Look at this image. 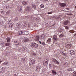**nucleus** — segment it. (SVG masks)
<instances>
[{
  "label": "nucleus",
  "mask_w": 76,
  "mask_h": 76,
  "mask_svg": "<svg viewBox=\"0 0 76 76\" xmlns=\"http://www.w3.org/2000/svg\"><path fill=\"white\" fill-rule=\"evenodd\" d=\"M7 15H9L10 14V10H9L8 11H7L6 13Z\"/></svg>",
  "instance_id": "7c9ffc66"
},
{
  "label": "nucleus",
  "mask_w": 76,
  "mask_h": 76,
  "mask_svg": "<svg viewBox=\"0 0 76 76\" xmlns=\"http://www.w3.org/2000/svg\"><path fill=\"white\" fill-rule=\"evenodd\" d=\"M52 61H53V63H54L55 64H59V62L56 59L52 58Z\"/></svg>",
  "instance_id": "f257e3e1"
},
{
  "label": "nucleus",
  "mask_w": 76,
  "mask_h": 76,
  "mask_svg": "<svg viewBox=\"0 0 76 76\" xmlns=\"http://www.w3.org/2000/svg\"><path fill=\"white\" fill-rule=\"evenodd\" d=\"M63 65H64V66H67V63L66 62H64L63 63Z\"/></svg>",
  "instance_id": "c756f323"
},
{
  "label": "nucleus",
  "mask_w": 76,
  "mask_h": 76,
  "mask_svg": "<svg viewBox=\"0 0 76 76\" xmlns=\"http://www.w3.org/2000/svg\"><path fill=\"white\" fill-rule=\"evenodd\" d=\"M63 52L62 51H60V53H61V54L62 53H63Z\"/></svg>",
  "instance_id": "6e6d98bb"
},
{
  "label": "nucleus",
  "mask_w": 76,
  "mask_h": 76,
  "mask_svg": "<svg viewBox=\"0 0 76 76\" xmlns=\"http://www.w3.org/2000/svg\"><path fill=\"white\" fill-rule=\"evenodd\" d=\"M52 73L53 75H56L57 74V72L55 70H53L52 71Z\"/></svg>",
  "instance_id": "a211bd4d"
},
{
  "label": "nucleus",
  "mask_w": 76,
  "mask_h": 76,
  "mask_svg": "<svg viewBox=\"0 0 76 76\" xmlns=\"http://www.w3.org/2000/svg\"><path fill=\"white\" fill-rule=\"evenodd\" d=\"M59 5L61 7H65V6H66V4H64V3H61L59 4Z\"/></svg>",
  "instance_id": "0eeeda50"
},
{
  "label": "nucleus",
  "mask_w": 76,
  "mask_h": 76,
  "mask_svg": "<svg viewBox=\"0 0 76 76\" xmlns=\"http://www.w3.org/2000/svg\"><path fill=\"white\" fill-rule=\"evenodd\" d=\"M62 55H63L64 56H66V55H65V53H64V52H62V53H61Z\"/></svg>",
  "instance_id": "c03bdc74"
},
{
  "label": "nucleus",
  "mask_w": 76,
  "mask_h": 76,
  "mask_svg": "<svg viewBox=\"0 0 76 76\" xmlns=\"http://www.w3.org/2000/svg\"><path fill=\"white\" fill-rule=\"evenodd\" d=\"M59 38H62V37H64V34H61L59 35Z\"/></svg>",
  "instance_id": "393cba45"
},
{
  "label": "nucleus",
  "mask_w": 76,
  "mask_h": 76,
  "mask_svg": "<svg viewBox=\"0 0 76 76\" xmlns=\"http://www.w3.org/2000/svg\"><path fill=\"white\" fill-rule=\"evenodd\" d=\"M69 31L70 33H74L75 32V31L73 30H70Z\"/></svg>",
  "instance_id": "58836bf2"
},
{
  "label": "nucleus",
  "mask_w": 76,
  "mask_h": 76,
  "mask_svg": "<svg viewBox=\"0 0 76 76\" xmlns=\"http://www.w3.org/2000/svg\"><path fill=\"white\" fill-rule=\"evenodd\" d=\"M23 33V31H18V35H22V34Z\"/></svg>",
  "instance_id": "2eb2a0df"
},
{
  "label": "nucleus",
  "mask_w": 76,
  "mask_h": 76,
  "mask_svg": "<svg viewBox=\"0 0 76 76\" xmlns=\"http://www.w3.org/2000/svg\"><path fill=\"white\" fill-rule=\"evenodd\" d=\"M34 40L36 41H39V35L36 36L35 37Z\"/></svg>",
  "instance_id": "20e7f679"
},
{
  "label": "nucleus",
  "mask_w": 76,
  "mask_h": 76,
  "mask_svg": "<svg viewBox=\"0 0 76 76\" xmlns=\"http://www.w3.org/2000/svg\"><path fill=\"white\" fill-rule=\"evenodd\" d=\"M55 18H56V19H59V18H60V17L59 16H56V17Z\"/></svg>",
  "instance_id": "09e8293b"
},
{
  "label": "nucleus",
  "mask_w": 76,
  "mask_h": 76,
  "mask_svg": "<svg viewBox=\"0 0 76 76\" xmlns=\"http://www.w3.org/2000/svg\"><path fill=\"white\" fill-rule=\"evenodd\" d=\"M57 39V36L56 35H54L53 37V41H56Z\"/></svg>",
  "instance_id": "1a4fd4ad"
},
{
  "label": "nucleus",
  "mask_w": 76,
  "mask_h": 76,
  "mask_svg": "<svg viewBox=\"0 0 76 76\" xmlns=\"http://www.w3.org/2000/svg\"><path fill=\"white\" fill-rule=\"evenodd\" d=\"M31 62L32 64H35V61L34 59L31 60Z\"/></svg>",
  "instance_id": "ddd939ff"
},
{
  "label": "nucleus",
  "mask_w": 76,
  "mask_h": 76,
  "mask_svg": "<svg viewBox=\"0 0 76 76\" xmlns=\"http://www.w3.org/2000/svg\"><path fill=\"white\" fill-rule=\"evenodd\" d=\"M0 24L1 25H2V24H3L4 23V21H1L0 22Z\"/></svg>",
  "instance_id": "37998d69"
},
{
  "label": "nucleus",
  "mask_w": 76,
  "mask_h": 76,
  "mask_svg": "<svg viewBox=\"0 0 76 76\" xmlns=\"http://www.w3.org/2000/svg\"><path fill=\"white\" fill-rule=\"evenodd\" d=\"M17 9L19 11H21L22 10V7L21 6L17 7Z\"/></svg>",
  "instance_id": "423d86ee"
},
{
  "label": "nucleus",
  "mask_w": 76,
  "mask_h": 76,
  "mask_svg": "<svg viewBox=\"0 0 76 76\" xmlns=\"http://www.w3.org/2000/svg\"><path fill=\"white\" fill-rule=\"evenodd\" d=\"M1 62H2V61H0V63Z\"/></svg>",
  "instance_id": "680f3d73"
},
{
  "label": "nucleus",
  "mask_w": 76,
  "mask_h": 76,
  "mask_svg": "<svg viewBox=\"0 0 76 76\" xmlns=\"http://www.w3.org/2000/svg\"><path fill=\"white\" fill-rule=\"evenodd\" d=\"M66 10H69V8H66Z\"/></svg>",
  "instance_id": "4d7b16f0"
},
{
  "label": "nucleus",
  "mask_w": 76,
  "mask_h": 76,
  "mask_svg": "<svg viewBox=\"0 0 76 76\" xmlns=\"http://www.w3.org/2000/svg\"><path fill=\"white\" fill-rule=\"evenodd\" d=\"M53 13V12L52 11L50 12H48V14H52V13Z\"/></svg>",
  "instance_id": "ea45409f"
},
{
  "label": "nucleus",
  "mask_w": 76,
  "mask_h": 76,
  "mask_svg": "<svg viewBox=\"0 0 76 76\" xmlns=\"http://www.w3.org/2000/svg\"><path fill=\"white\" fill-rule=\"evenodd\" d=\"M2 69H3V70L1 72V73H4V72H5V68H4V67H3L2 68Z\"/></svg>",
  "instance_id": "6ab92c4d"
},
{
  "label": "nucleus",
  "mask_w": 76,
  "mask_h": 76,
  "mask_svg": "<svg viewBox=\"0 0 76 76\" xmlns=\"http://www.w3.org/2000/svg\"><path fill=\"white\" fill-rule=\"evenodd\" d=\"M45 70H42V73H45Z\"/></svg>",
  "instance_id": "8fccbe9b"
},
{
  "label": "nucleus",
  "mask_w": 76,
  "mask_h": 76,
  "mask_svg": "<svg viewBox=\"0 0 76 76\" xmlns=\"http://www.w3.org/2000/svg\"><path fill=\"white\" fill-rule=\"evenodd\" d=\"M31 47L33 46L32 47H34L35 48H37L38 45V44L34 43H33L31 44Z\"/></svg>",
  "instance_id": "f03ea898"
},
{
  "label": "nucleus",
  "mask_w": 76,
  "mask_h": 76,
  "mask_svg": "<svg viewBox=\"0 0 76 76\" xmlns=\"http://www.w3.org/2000/svg\"><path fill=\"white\" fill-rule=\"evenodd\" d=\"M14 76H16V74H14Z\"/></svg>",
  "instance_id": "052dcab7"
},
{
  "label": "nucleus",
  "mask_w": 76,
  "mask_h": 76,
  "mask_svg": "<svg viewBox=\"0 0 76 76\" xmlns=\"http://www.w3.org/2000/svg\"><path fill=\"white\" fill-rule=\"evenodd\" d=\"M18 17H17L15 18H14L13 19L14 20H15V21H17V20H18Z\"/></svg>",
  "instance_id": "f704fd0d"
},
{
  "label": "nucleus",
  "mask_w": 76,
  "mask_h": 76,
  "mask_svg": "<svg viewBox=\"0 0 76 76\" xmlns=\"http://www.w3.org/2000/svg\"><path fill=\"white\" fill-rule=\"evenodd\" d=\"M13 23H12L10 24L9 27L10 28H12L13 27Z\"/></svg>",
  "instance_id": "b1692460"
},
{
  "label": "nucleus",
  "mask_w": 76,
  "mask_h": 76,
  "mask_svg": "<svg viewBox=\"0 0 76 76\" xmlns=\"http://www.w3.org/2000/svg\"><path fill=\"white\" fill-rule=\"evenodd\" d=\"M65 46L66 48H70V47H71V45H70V43H66Z\"/></svg>",
  "instance_id": "7ed1b4c3"
},
{
  "label": "nucleus",
  "mask_w": 76,
  "mask_h": 76,
  "mask_svg": "<svg viewBox=\"0 0 76 76\" xmlns=\"http://www.w3.org/2000/svg\"><path fill=\"white\" fill-rule=\"evenodd\" d=\"M8 22H10V21H11V20H10V19H9L8 20Z\"/></svg>",
  "instance_id": "864d4df0"
},
{
  "label": "nucleus",
  "mask_w": 76,
  "mask_h": 76,
  "mask_svg": "<svg viewBox=\"0 0 76 76\" xmlns=\"http://www.w3.org/2000/svg\"><path fill=\"white\" fill-rule=\"evenodd\" d=\"M31 7H32L33 8H35L36 7V5L32 4H31Z\"/></svg>",
  "instance_id": "4be33fe9"
},
{
  "label": "nucleus",
  "mask_w": 76,
  "mask_h": 76,
  "mask_svg": "<svg viewBox=\"0 0 76 76\" xmlns=\"http://www.w3.org/2000/svg\"><path fill=\"white\" fill-rule=\"evenodd\" d=\"M4 13H5V12H4V11H3L1 12V13H3V14H4Z\"/></svg>",
  "instance_id": "de8ad7c7"
},
{
  "label": "nucleus",
  "mask_w": 76,
  "mask_h": 76,
  "mask_svg": "<svg viewBox=\"0 0 76 76\" xmlns=\"http://www.w3.org/2000/svg\"><path fill=\"white\" fill-rule=\"evenodd\" d=\"M10 43H6L5 44V46H6V47H7V46H9L10 45Z\"/></svg>",
  "instance_id": "c9c22d12"
},
{
  "label": "nucleus",
  "mask_w": 76,
  "mask_h": 76,
  "mask_svg": "<svg viewBox=\"0 0 76 76\" xmlns=\"http://www.w3.org/2000/svg\"><path fill=\"white\" fill-rule=\"evenodd\" d=\"M29 31H24L23 32V34L24 35H27L28 34H29Z\"/></svg>",
  "instance_id": "9d476101"
},
{
  "label": "nucleus",
  "mask_w": 76,
  "mask_h": 76,
  "mask_svg": "<svg viewBox=\"0 0 76 76\" xmlns=\"http://www.w3.org/2000/svg\"><path fill=\"white\" fill-rule=\"evenodd\" d=\"M47 41L49 43H50H50H51V38H49Z\"/></svg>",
  "instance_id": "aec40b11"
},
{
  "label": "nucleus",
  "mask_w": 76,
  "mask_h": 76,
  "mask_svg": "<svg viewBox=\"0 0 76 76\" xmlns=\"http://www.w3.org/2000/svg\"><path fill=\"white\" fill-rule=\"evenodd\" d=\"M4 44V42H2V43H1V44L3 45Z\"/></svg>",
  "instance_id": "bf43d9fd"
},
{
  "label": "nucleus",
  "mask_w": 76,
  "mask_h": 76,
  "mask_svg": "<svg viewBox=\"0 0 76 76\" xmlns=\"http://www.w3.org/2000/svg\"><path fill=\"white\" fill-rule=\"evenodd\" d=\"M36 69L37 70H39V66H37L36 67Z\"/></svg>",
  "instance_id": "72a5a7b5"
},
{
  "label": "nucleus",
  "mask_w": 76,
  "mask_h": 76,
  "mask_svg": "<svg viewBox=\"0 0 76 76\" xmlns=\"http://www.w3.org/2000/svg\"><path fill=\"white\" fill-rule=\"evenodd\" d=\"M4 64L5 65H7V64H8V62H5L4 63Z\"/></svg>",
  "instance_id": "79ce46f5"
},
{
  "label": "nucleus",
  "mask_w": 76,
  "mask_h": 76,
  "mask_svg": "<svg viewBox=\"0 0 76 76\" xmlns=\"http://www.w3.org/2000/svg\"><path fill=\"white\" fill-rule=\"evenodd\" d=\"M73 76H76V71L74 72L73 73Z\"/></svg>",
  "instance_id": "e433bc0d"
},
{
  "label": "nucleus",
  "mask_w": 76,
  "mask_h": 76,
  "mask_svg": "<svg viewBox=\"0 0 76 76\" xmlns=\"http://www.w3.org/2000/svg\"><path fill=\"white\" fill-rule=\"evenodd\" d=\"M48 64V60H45L43 63V64L44 66H46Z\"/></svg>",
  "instance_id": "6e6552de"
},
{
  "label": "nucleus",
  "mask_w": 76,
  "mask_h": 76,
  "mask_svg": "<svg viewBox=\"0 0 76 76\" xmlns=\"http://www.w3.org/2000/svg\"><path fill=\"white\" fill-rule=\"evenodd\" d=\"M70 53L71 55H75V52L73 50H71L70 51Z\"/></svg>",
  "instance_id": "9b49d317"
},
{
  "label": "nucleus",
  "mask_w": 76,
  "mask_h": 76,
  "mask_svg": "<svg viewBox=\"0 0 76 76\" xmlns=\"http://www.w3.org/2000/svg\"><path fill=\"white\" fill-rule=\"evenodd\" d=\"M7 42H10V38L8 37L7 39Z\"/></svg>",
  "instance_id": "cd10ccee"
},
{
  "label": "nucleus",
  "mask_w": 76,
  "mask_h": 76,
  "mask_svg": "<svg viewBox=\"0 0 76 76\" xmlns=\"http://www.w3.org/2000/svg\"><path fill=\"white\" fill-rule=\"evenodd\" d=\"M39 42L40 44H41L42 45H45V42H41L40 41H39Z\"/></svg>",
  "instance_id": "dca6fc26"
},
{
  "label": "nucleus",
  "mask_w": 76,
  "mask_h": 76,
  "mask_svg": "<svg viewBox=\"0 0 76 76\" xmlns=\"http://www.w3.org/2000/svg\"><path fill=\"white\" fill-rule=\"evenodd\" d=\"M67 70L69 72H70L71 71H72L73 69H72V68H69L67 69Z\"/></svg>",
  "instance_id": "c85d7f7f"
},
{
  "label": "nucleus",
  "mask_w": 76,
  "mask_h": 76,
  "mask_svg": "<svg viewBox=\"0 0 76 76\" xmlns=\"http://www.w3.org/2000/svg\"><path fill=\"white\" fill-rule=\"evenodd\" d=\"M14 43H15V45H19V42L18 40H15Z\"/></svg>",
  "instance_id": "39448f33"
},
{
  "label": "nucleus",
  "mask_w": 76,
  "mask_h": 76,
  "mask_svg": "<svg viewBox=\"0 0 76 76\" xmlns=\"http://www.w3.org/2000/svg\"><path fill=\"white\" fill-rule=\"evenodd\" d=\"M40 7L41 8H44V6L43 4H41L40 5Z\"/></svg>",
  "instance_id": "4c0bfd02"
},
{
  "label": "nucleus",
  "mask_w": 76,
  "mask_h": 76,
  "mask_svg": "<svg viewBox=\"0 0 76 76\" xmlns=\"http://www.w3.org/2000/svg\"><path fill=\"white\" fill-rule=\"evenodd\" d=\"M31 54L33 56H36L37 55V54L36 53H34V52L32 53Z\"/></svg>",
  "instance_id": "a19ab883"
},
{
  "label": "nucleus",
  "mask_w": 76,
  "mask_h": 76,
  "mask_svg": "<svg viewBox=\"0 0 76 76\" xmlns=\"http://www.w3.org/2000/svg\"><path fill=\"white\" fill-rule=\"evenodd\" d=\"M38 60H41V57H39L38 58Z\"/></svg>",
  "instance_id": "3c124183"
},
{
  "label": "nucleus",
  "mask_w": 76,
  "mask_h": 76,
  "mask_svg": "<svg viewBox=\"0 0 76 76\" xmlns=\"http://www.w3.org/2000/svg\"><path fill=\"white\" fill-rule=\"evenodd\" d=\"M26 10L27 11H30V10H31V9H30V7H27Z\"/></svg>",
  "instance_id": "473e14b6"
},
{
  "label": "nucleus",
  "mask_w": 76,
  "mask_h": 76,
  "mask_svg": "<svg viewBox=\"0 0 76 76\" xmlns=\"http://www.w3.org/2000/svg\"><path fill=\"white\" fill-rule=\"evenodd\" d=\"M49 68H51V67H52L51 64H49Z\"/></svg>",
  "instance_id": "49530a36"
},
{
  "label": "nucleus",
  "mask_w": 76,
  "mask_h": 76,
  "mask_svg": "<svg viewBox=\"0 0 76 76\" xmlns=\"http://www.w3.org/2000/svg\"><path fill=\"white\" fill-rule=\"evenodd\" d=\"M24 41L25 42H27L29 41V39L28 38H25L24 39Z\"/></svg>",
  "instance_id": "f3484780"
},
{
  "label": "nucleus",
  "mask_w": 76,
  "mask_h": 76,
  "mask_svg": "<svg viewBox=\"0 0 76 76\" xmlns=\"http://www.w3.org/2000/svg\"><path fill=\"white\" fill-rule=\"evenodd\" d=\"M67 12H68V11H67Z\"/></svg>",
  "instance_id": "e2e57ef3"
},
{
  "label": "nucleus",
  "mask_w": 76,
  "mask_h": 76,
  "mask_svg": "<svg viewBox=\"0 0 76 76\" xmlns=\"http://www.w3.org/2000/svg\"><path fill=\"white\" fill-rule=\"evenodd\" d=\"M4 8H5V9H7V6H4Z\"/></svg>",
  "instance_id": "603ef678"
},
{
  "label": "nucleus",
  "mask_w": 76,
  "mask_h": 76,
  "mask_svg": "<svg viewBox=\"0 0 76 76\" xmlns=\"http://www.w3.org/2000/svg\"><path fill=\"white\" fill-rule=\"evenodd\" d=\"M28 3V2L27 1H23L22 2L23 4H24V5H26Z\"/></svg>",
  "instance_id": "4468645a"
},
{
  "label": "nucleus",
  "mask_w": 76,
  "mask_h": 76,
  "mask_svg": "<svg viewBox=\"0 0 76 76\" xmlns=\"http://www.w3.org/2000/svg\"><path fill=\"white\" fill-rule=\"evenodd\" d=\"M26 48H25V47H22L21 48V50H22V51H25V50H26Z\"/></svg>",
  "instance_id": "bb28decb"
},
{
  "label": "nucleus",
  "mask_w": 76,
  "mask_h": 76,
  "mask_svg": "<svg viewBox=\"0 0 76 76\" xmlns=\"http://www.w3.org/2000/svg\"><path fill=\"white\" fill-rule=\"evenodd\" d=\"M69 23V21L68 20H66L64 22V24L65 25H67Z\"/></svg>",
  "instance_id": "f8f14e48"
},
{
  "label": "nucleus",
  "mask_w": 76,
  "mask_h": 76,
  "mask_svg": "<svg viewBox=\"0 0 76 76\" xmlns=\"http://www.w3.org/2000/svg\"><path fill=\"white\" fill-rule=\"evenodd\" d=\"M29 64H30V63H29Z\"/></svg>",
  "instance_id": "69168bd1"
},
{
  "label": "nucleus",
  "mask_w": 76,
  "mask_h": 76,
  "mask_svg": "<svg viewBox=\"0 0 76 76\" xmlns=\"http://www.w3.org/2000/svg\"><path fill=\"white\" fill-rule=\"evenodd\" d=\"M1 15H0V16Z\"/></svg>",
  "instance_id": "774afa93"
},
{
  "label": "nucleus",
  "mask_w": 76,
  "mask_h": 76,
  "mask_svg": "<svg viewBox=\"0 0 76 76\" xmlns=\"http://www.w3.org/2000/svg\"><path fill=\"white\" fill-rule=\"evenodd\" d=\"M44 1H48V0H43Z\"/></svg>",
  "instance_id": "5fc2aeb1"
},
{
  "label": "nucleus",
  "mask_w": 76,
  "mask_h": 76,
  "mask_svg": "<svg viewBox=\"0 0 76 76\" xmlns=\"http://www.w3.org/2000/svg\"><path fill=\"white\" fill-rule=\"evenodd\" d=\"M40 37L42 39V38H44L45 37V35L44 34H41Z\"/></svg>",
  "instance_id": "a878e982"
},
{
  "label": "nucleus",
  "mask_w": 76,
  "mask_h": 76,
  "mask_svg": "<svg viewBox=\"0 0 76 76\" xmlns=\"http://www.w3.org/2000/svg\"><path fill=\"white\" fill-rule=\"evenodd\" d=\"M74 36H75V37H76V33L75 34Z\"/></svg>",
  "instance_id": "13d9d810"
},
{
  "label": "nucleus",
  "mask_w": 76,
  "mask_h": 76,
  "mask_svg": "<svg viewBox=\"0 0 76 76\" xmlns=\"http://www.w3.org/2000/svg\"><path fill=\"white\" fill-rule=\"evenodd\" d=\"M65 27V29H69V27L67 26H66Z\"/></svg>",
  "instance_id": "a18cd8bd"
},
{
  "label": "nucleus",
  "mask_w": 76,
  "mask_h": 76,
  "mask_svg": "<svg viewBox=\"0 0 76 76\" xmlns=\"http://www.w3.org/2000/svg\"><path fill=\"white\" fill-rule=\"evenodd\" d=\"M67 12H68V11H67Z\"/></svg>",
  "instance_id": "0e129e2a"
},
{
  "label": "nucleus",
  "mask_w": 76,
  "mask_h": 76,
  "mask_svg": "<svg viewBox=\"0 0 76 76\" xmlns=\"http://www.w3.org/2000/svg\"><path fill=\"white\" fill-rule=\"evenodd\" d=\"M21 60L22 61H25L26 60V59L25 58H22L21 59Z\"/></svg>",
  "instance_id": "2f4dec72"
},
{
  "label": "nucleus",
  "mask_w": 76,
  "mask_h": 76,
  "mask_svg": "<svg viewBox=\"0 0 76 76\" xmlns=\"http://www.w3.org/2000/svg\"><path fill=\"white\" fill-rule=\"evenodd\" d=\"M17 27L18 28H20V27L21 26V24L20 23H18L17 24Z\"/></svg>",
  "instance_id": "412c9836"
},
{
  "label": "nucleus",
  "mask_w": 76,
  "mask_h": 76,
  "mask_svg": "<svg viewBox=\"0 0 76 76\" xmlns=\"http://www.w3.org/2000/svg\"><path fill=\"white\" fill-rule=\"evenodd\" d=\"M23 26L24 27H26V26H27V23H26V22L25 21L23 23Z\"/></svg>",
  "instance_id": "5701e85b"
},
{
  "label": "nucleus",
  "mask_w": 76,
  "mask_h": 76,
  "mask_svg": "<svg viewBox=\"0 0 76 76\" xmlns=\"http://www.w3.org/2000/svg\"><path fill=\"white\" fill-rule=\"evenodd\" d=\"M1 10H2V9Z\"/></svg>",
  "instance_id": "338daca9"
}]
</instances>
